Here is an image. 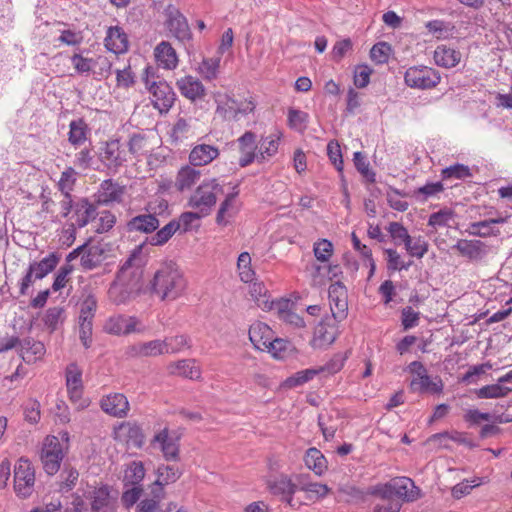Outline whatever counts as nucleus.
<instances>
[{
    "label": "nucleus",
    "instance_id": "obj_1",
    "mask_svg": "<svg viewBox=\"0 0 512 512\" xmlns=\"http://www.w3.org/2000/svg\"><path fill=\"white\" fill-rule=\"evenodd\" d=\"M186 280L178 265L172 261L163 263L155 272L150 291L161 301H173L186 289Z\"/></svg>",
    "mask_w": 512,
    "mask_h": 512
},
{
    "label": "nucleus",
    "instance_id": "obj_2",
    "mask_svg": "<svg viewBox=\"0 0 512 512\" xmlns=\"http://www.w3.org/2000/svg\"><path fill=\"white\" fill-rule=\"evenodd\" d=\"M144 265L145 259L142 255V247L138 246L120 267L116 280L129 286L130 290L140 291Z\"/></svg>",
    "mask_w": 512,
    "mask_h": 512
},
{
    "label": "nucleus",
    "instance_id": "obj_3",
    "mask_svg": "<svg viewBox=\"0 0 512 512\" xmlns=\"http://www.w3.org/2000/svg\"><path fill=\"white\" fill-rule=\"evenodd\" d=\"M218 193H223V188L218 180L215 178L205 180L190 196L187 205L206 216L216 204Z\"/></svg>",
    "mask_w": 512,
    "mask_h": 512
},
{
    "label": "nucleus",
    "instance_id": "obj_4",
    "mask_svg": "<svg viewBox=\"0 0 512 512\" xmlns=\"http://www.w3.org/2000/svg\"><path fill=\"white\" fill-rule=\"evenodd\" d=\"M34 484V468L28 459L22 457L14 467V489L19 496L26 498L31 495Z\"/></svg>",
    "mask_w": 512,
    "mask_h": 512
},
{
    "label": "nucleus",
    "instance_id": "obj_5",
    "mask_svg": "<svg viewBox=\"0 0 512 512\" xmlns=\"http://www.w3.org/2000/svg\"><path fill=\"white\" fill-rule=\"evenodd\" d=\"M405 83L411 88L430 89L439 84L441 77L433 68L427 66L410 67L405 72Z\"/></svg>",
    "mask_w": 512,
    "mask_h": 512
},
{
    "label": "nucleus",
    "instance_id": "obj_6",
    "mask_svg": "<svg viewBox=\"0 0 512 512\" xmlns=\"http://www.w3.org/2000/svg\"><path fill=\"white\" fill-rule=\"evenodd\" d=\"M64 453L57 437L48 436L41 452L43 468L49 475H54L60 469Z\"/></svg>",
    "mask_w": 512,
    "mask_h": 512
},
{
    "label": "nucleus",
    "instance_id": "obj_7",
    "mask_svg": "<svg viewBox=\"0 0 512 512\" xmlns=\"http://www.w3.org/2000/svg\"><path fill=\"white\" fill-rule=\"evenodd\" d=\"M145 84L152 94L154 107L161 113L167 112L176 99L172 87L165 81H150L148 77L145 79Z\"/></svg>",
    "mask_w": 512,
    "mask_h": 512
},
{
    "label": "nucleus",
    "instance_id": "obj_8",
    "mask_svg": "<svg viewBox=\"0 0 512 512\" xmlns=\"http://www.w3.org/2000/svg\"><path fill=\"white\" fill-rule=\"evenodd\" d=\"M99 158L107 168L117 169L128 161V152L118 139H112L103 143Z\"/></svg>",
    "mask_w": 512,
    "mask_h": 512
},
{
    "label": "nucleus",
    "instance_id": "obj_9",
    "mask_svg": "<svg viewBox=\"0 0 512 512\" xmlns=\"http://www.w3.org/2000/svg\"><path fill=\"white\" fill-rule=\"evenodd\" d=\"M165 25L169 32L179 41L184 42L191 39V30L186 17L174 5L170 4L164 11Z\"/></svg>",
    "mask_w": 512,
    "mask_h": 512
},
{
    "label": "nucleus",
    "instance_id": "obj_10",
    "mask_svg": "<svg viewBox=\"0 0 512 512\" xmlns=\"http://www.w3.org/2000/svg\"><path fill=\"white\" fill-rule=\"evenodd\" d=\"M267 487L270 493L280 498L282 502H285L290 507H294V494L299 490V484L297 480H293L286 474H280L275 479L267 482Z\"/></svg>",
    "mask_w": 512,
    "mask_h": 512
},
{
    "label": "nucleus",
    "instance_id": "obj_11",
    "mask_svg": "<svg viewBox=\"0 0 512 512\" xmlns=\"http://www.w3.org/2000/svg\"><path fill=\"white\" fill-rule=\"evenodd\" d=\"M66 386L69 399L77 404L78 409H84L88 406V401L82 399L83 383L82 370L76 363H71L66 368Z\"/></svg>",
    "mask_w": 512,
    "mask_h": 512
},
{
    "label": "nucleus",
    "instance_id": "obj_12",
    "mask_svg": "<svg viewBox=\"0 0 512 512\" xmlns=\"http://www.w3.org/2000/svg\"><path fill=\"white\" fill-rule=\"evenodd\" d=\"M114 439L128 448H140L144 443L142 428L134 422H123L114 429Z\"/></svg>",
    "mask_w": 512,
    "mask_h": 512
},
{
    "label": "nucleus",
    "instance_id": "obj_13",
    "mask_svg": "<svg viewBox=\"0 0 512 512\" xmlns=\"http://www.w3.org/2000/svg\"><path fill=\"white\" fill-rule=\"evenodd\" d=\"M328 294L332 317L334 320H343L348 310L346 287L341 282L337 281L330 285Z\"/></svg>",
    "mask_w": 512,
    "mask_h": 512
},
{
    "label": "nucleus",
    "instance_id": "obj_14",
    "mask_svg": "<svg viewBox=\"0 0 512 512\" xmlns=\"http://www.w3.org/2000/svg\"><path fill=\"white\" fill-rule=\"evenodd\" d=\"M451 249L470 261H480L488 254V246L480 240L459 239Z\"/></svg>",
    "mask_w": 512,
    "mask_h": 512
},
{
    "label": "nucleus",
    "instance_id": "obj_15",
    "mask_svg": "<svg viewBox=\"0 0 512 512\" xmlns=\"http://www.w3.org/2000/svg\"><path fill=\"white\" fill-rule=\"evenodd\" d=\"M101 409L117 418L126 417L129 412V402L127 397L122 393L109 394L100 401Z\"/></svg>",
    "mask_w": 512,
    "mask_h": 512
},
{
    "label": "nucleus",
    "instance_id": "obj_16",
    "mask_svg": "<svg viewBox=\"0 0 512 512\" xmlns=\"http://www.w3.org/2000/svg\"><path fill=\"white\" fill-rule=\"evenodd\" d=\"M166 345L163 340H151L148 342H139L127 348V355L129 357L142 358V357H156L165 354Z\"/></svg>",
    "mask_w": 512,
    "mask_h": 512
},
{
    "label": "nucleus",
    "instance_id": "obj_17",
    "mask_svg": "<svg viewBox=\"0 0 512 512\" xmlns=\"http://www.w3.org/2000/svg\"><path fill=\"white\" fill-rule=\"evenodd\" d=\"M220 151L217 146L210 144H197L189 154V163L194 167L206 166L218 158Z\"/></svg>",
    "mask_w": 512,
    "mask_h": 512
},
{
    "label": "nucleus",
    "instance_id": "obj_18",
    "mask_svg": "<svg viewBox=\"0 0 512 512\" xmlns=\"http://www.w3.org/2000/svg\"><path fill=\"white\" fill-rule=\"evenodd\" d=\"M160 222L155 213H144L132 217L127 222L128 232L151 234L159 228Z\"/></svg>",
    "mask_w": 512,
    "mask_h": 512
},
{
    "label": "nucleus",
    "instance_id": "obj_19",
    "mask_svg": "<svg viewBox=\"0 0 512 512\" xmlns=\"http://www.w3.org/2000/svg\"><path fill=\"white\" fill-rule=\"evenodd\" d=\"M157 474L158 478L154 483L152 494L155 498L161 499L164 494L163 486L177 481L182 472L175 465H161L157 469Z\"/></svg>",
    "mask_w": 512,
    "mask_h": 512
},
{
    "label": "nucleus",
    "instance_id": "obj_20",
    "mask_svg": "<svg viewBox=\"0 0 512 512\" xmlns=\"http://www.w3.org/2000/svg\"><path fill=\"white\" fill-rule=\"evenodd\" d=\"M239 151L241 156L239 158V165L241 167H246L251 164L255 159L257 160L258 145L256 144V135L251 132H245L239 139Z\"/></svg>",
    "mask_w": 512,
    "mask_h": 512
},
{
    "label": "nucleus",
    "instance_id": "obj_21",
    "mask_svg": "<svg viewBox=\"0 0 512 512\" xmlns=\"http://www.w3.org/2000/svg\"><path fill=\"white\" fill-rule=\"evenodd\" d=\"M91 512H114L115 499L110 494L108 486L95 488L90 494Z\"/></svg>",
    "mask_w": 512,
    "mask_h": 512
},
{
    "label": "nucleus",
    "instance_id": "obj_22",
    "mask_svg": "<svg viewBox=\"0 0 512 512\" xmlns=\"http://www.w3.org/2000/svg\"><path fill=\"white\" fill-rule=\"evenodd\" d=\"M176 85L180 93L191 101L202 99L206 94V89L202 82L191 75L178 79Z\"/></svg>",
    "mask_w": 512,
    "mask_h": 512
},
{
    "label": "nucleus",
    "instance_id": "obj_23",
    "mask_svg": "<svg viewBox=\"0 0 512 512\" xmlns=\"http://www.w3.org/2000/svg\"><path fill=\"white\" fill-rule=\"evenodd\" d=\"M274 332L272 329L263 322H255L250 326L249 339L253 346L261 351H265L271 345L272 336Z\"/></svg>",
    "mask_w": 512,
    "mask_h": 512
},
{
    "label": "nucleus",
    "instance_id": "obj_24",
    "mask_svg": "<svg viewBox=\"0 0 512 512\" xmlns=\"http://www.w3.org/2000/svg\"><path fill=\"white\" fill-rule=\"evenodd\" d=\"M97 209L87 198H81L74 203V211L72 218L78 228L85 227L90 221L96 219Z\"/></svg>",
    "mask_w": 512,
    "mask_h": 512
},
{
    "label": "nucleus",
    "instance_id": "obj_25",
    "mask_svg": "<svg viewBox=\"0 0 512 512\" xmlns=\"http://www.w3.org/2000/svg\"><path fill=\"white\" fill-rule=\"evenodd\" d=\"M392 490L398 500L402 499L407 502L415 501L420 496V489L410 478L406 477L392 479Z\"/></svg>",
    "mask_w": 512,
    "mask_h": 512
},
{
    "label": "nucleus",
    "instance_id": "obj_26",
    "mask_svg": "<svg viewBox=\"0 0 512 512\" xmlns=\"http://www.w3.org/2000/svg\"><path fill=\"white\" fill-rule=\"evenodd\" d=\"M157 63L167 70H174L178 66L176 50L168 41L160 42L154 49Z\"/></svg>",
    "mask_w": 512,
    "mask_h": 512
},
{
    "label": "nucleus",
    "instance_id": "obj_27",
    "mask_svg": "<svg viewBox=\"0 0 512 512\" xmlns=\"http://www.w3.org/2000/svg\"><path fill=\"white\" fill-rule=\"evenodd\" d=\"M216 114L223 120L235 119L239 113H245L238 103L227 94H217L216 96Z\"/></svg>",
    "mask_w": 512,
    "mask_h": 512
},
{
    "label": "nucleus",
    "instance_id": "obj_28",
    "mask_svg": "<svg viewBox=\"0 0 512 512\" xmlns=\"http://www.w3.org/2000/svg\"><path fill=\"white\" fill-rule=\"evenodd\" d=\"M106 48L115 53L120 54L128 50V38L125 32L118 26L109 27L105 37Z\"/></svg>",
    "mask_w": 512,
    "mask_h": 512
},
{
    "label": "nucleus",
    "instance_id": "obj_29",
    "mask_svg": "<svg viewBox=\"0 0 512 512\" xmlns=\"http://www.w3.org/2000/svg\"><path fill=\"white\" fill-rule=\"evenodd\" d=\"M124 194V189L112 179L104 180L98 190V202L100 204H109L120 202Z\"/></svg>",
    "mask_w": 512,
    "mask_h": 512
},
{
    "label": "nucleus",
    "instance_id": "obj_30",
    "mask_svg": "<svg viewBox=\"0 0 512 512\" xmlns=\"http://www.w3.org/2000/svg\"><path fill=\"white\" fill-rule=\"evenodd\" d=\"M296 480L299 484V490L306 493V499L309 501H315L325 497L329 488L325 484L313 483L308 481V475L298 474Z\"/></svg>",
    "mask_w": 512,
    "mask_h": 512
},
{
    "label": "nucleus",
    "instance_id": "obj_31",
    "mask_svg": "<svg viewBox=\"0 0 512 512\" xmlns=\"http://www.w3.org/2000/svg\"><path fill=\"white\" fill-rule=\"evenodd\" d=\"M201 172L190 165L183 166L177 173L175 187L178 191L190 190L200 179Z\"/></svg>",
    "mask_w": 512,
    "mask_h": 512
},
{
    "label": "nucleus",
    "instance_id": "obj_32",
    "mask_svg": "<svg viewBox=\"0 0 512 512\" xmlns=\"http://www.w3.org/2000/svg\"><path fill=\"white\" fill-rule=\"evenodd\" d=\"M410 388L414 392L441 394L444 384L439 377L432 380L430 376L425 373L420 378H413L410 383Z\"/></svg>",
    "mask_w": 512,
    "mask_h": 512
},
{
    "label": "nucleus",
    "instance_id": "obj_33",
    "mask_svg": "<svg viewBox=\"0 0 512 512\" xmlns=\"http://www.w3.org/2000/svg\"><path fill=\"white\" fill-rule=\"evenodd\" d=\"M46 352L42 342L32 338L21 340L20 356L26 363H33L41 359Z\"/></svg>",
    "mask_w": 512,
    "mask_h": 512
},
{
    "label": "nucleus",
    "instance_id": "obj_34",
    "mask_svg": "<svg viewBox=\"0 0 512 512\" xmlns=\"http://www.w3.org/2000/svg\"><path fill=\"white\" fill-rule=\"evenodd\" d=\"M335 321L334 318L326 319L316 326L314 340L319 345H330L335 341L338 336V328L335 325Z\"/></svg>",
    "mask_w": 512,
    "mask_h": 512
},
{
    "label": "nucleus",
    "instance_id": "obj_35",
    "mask_svg": "<svg viewBox=\"0 0 512 512\" xmlns=\"http://www.w3.org/2000/svg\"><path fill=\"white\" fill-rule=\"evenodd\" d=\"M433 58L436 65L444 68H453L459 64L461 60V53L460 51L446 45H439L434 51Z\"/></svg>",
    "mask_w": 512,
    "mask_h": 512
},
{
    "label": "nucleus",
    "instance_id": "obj_36",
    "mask_svg": "<svg viewBox=\"0 0 512 512\" xmlns=\"http://www.w3.org/2000/svg\"><path fill=\"white\" fill-rule=\"evenodd\" d=\"M168 372L171 375L182 376L189 379H198L201 376V372L196 362L193 359H183L176 362H172L167 367Z\"/></svg>",
    "mask_w": 512,
    "mask_h": 512
},
{
    "label": "nucleus",
    "instance_id": "obj_37",
    "mask_svg": "<svg viewBox=\"0 0 512 512\" xmlns=\"http://www.w3.org/2000/svg\"><path fill=\"white\" fill-rule=\"evenodd\" d=\"M90 128L83 119L72 120L69 124L68 141L74 147L82 146L89 138Z\"/></svg>",
    "mask_w": 512,
    "mask_h": 512
},
{
    "label": "nucleus",
    "instance_id": "obj_38",
    "mask_svg": "<svg viewBox=\"0 0 512 512\" xmlns=\"http://www.w3.org/2000/svg\"><path fill=\"white\" fill-rule=\"evenodd\" d=\"M281 133L277 132L274 134H271L267 137H262L258 144V156L257 161L259 163L264 162L265 160L273 157L279 147V141L281 139Z\"/></svg>",
    "mask_w": 512,
    "mask_h": 512
},
{
    "label": "nucleus",
    "instance_id": "obj_39",
    "mask_svg": "<svg viewBox=\"0 0 512 512\" xmlns=\"http://www.w3.org/2000/svg\"><path fill=\"white\" fill-rule=\"evenodd\" d=\"M154 443L159 444V447L166 460H176L179 453V447L173 438L168 435V431L164 429L154 437Z\"/></svg>",
    "mask_w": 512,
    "mask_h": 512
},
{
    "label": "nucleus",
    "instance_id": "obj_40",
    "mask_svg": "<svg viewBox=\"0 0 512 512\" xmlns=\"http://www.w3.org/2000/svg\"><path fill=\"white\" fill-rule=\"evenodd\" d=\"M145 477V468L141 461H132L124 471L123 482L125 487L141 486V482Z\"/></svg>",
    "mask_w": 512,
    "mask_h": 512
},
{
    "label": "nucleus",
    "instance_id": "obj_41",
    "mask_svg": "<svg viewBox=\"0 0 512 512\" xmlns=\"http://www.w3.org/2000/svg\"><path fill=\"white\" fill-rule=\"evenodd\" d=\"M305 465L316 475H322L327 469V461L320 450L309 448L304 457Z\"/></svg>",
    "mask_w": 512,
    "mask_h": 512
},
{
    "label": "nucleus",
    "instance_id": "obj_42",
    "mask_svg": "<svg viewBox=\"0 0 512 512\" xmlns=\"http://www.w3.org/2000/svg\"><path fill=\"white\" fill-rule=\"evenodd\" d=\"M238 195V191L227 195L225 200L220 205L216 216V222L219 225H227L229 219L232 218L236 213L237 209L234 206L235 199Z\"/></svg>",
    "mask_w": 512,
    "mask_h": 512
},
{
    "label": "nucleus",
    "instance_id": "obj_43",
    "mask_svg": "<svg viewBox=\"0 0 512 512\" xmlns=\"http://www.w3.org/2000/svg\"><path fill=\"white\" fill-rule=\"evenodd\" d=\"M58 261L59 257L56 254L51 253L41 261L31 263L29 265L30 272H34L36 279H42L56 267Z\"/></svg>",
    "mask_w": 512,
    "mask_h": 512
},
{
    "label": "nucleus",
    "instance_id": "obj_44",
    "mask_svg": "<svg viewBox=\"0 0 512 512\" xmlns=\"http://www.w3.org/2000/svg\"><path fill=\"white\" fill-rule=\"evenodd\" d=\"M138 290H130L129 286L122 284L121 282L115 281L111 284L108 294L109 298L116 304H122L127 302L131 297L136 295Z\"/></svg>",
    "mask_w": 512,
    "mask_h": 512
},
{
    "label": "nucleus",
    "instance_id": "obj_45",
    "mask_svg": "<svg viewBox=\"0 0 512 512\" xmlns=\"http://www.w3.org/2000/svg\"><path fill=\"white\" fill-rule=\"evenodd\" d=\"M497 381L496 384L486 385L475 390V394L480 399H497L506 397L512 389L501 385Z\"/></svg>",
    "mask_w": 512,
    "mask_h": 512
},
{
    "label": "nucleus",
    "instance_id": "obj_46",
    "mask_svg": "<svg viewBox=\"0 0 512 512\" xmlns=\"http://www.w3.org/2000/svg\"><path fill=\"white\" fill-rule=\"evenodd\" d=\"M178 230L179 225L176 224V220H171L164 227L159 229L154 235H152L148 239V242L153 246H162L166 244Z\"/></svg>",
    "mask_w": 512,
    "mask_h": 512
},
{
    "label": "nucleus",
    "instance_id": "obj_47",
    "mask_svg": "<svg viewBox=\"0 0 512 512\" xmlns=\"http://www.w3.org/2000/svg\"><path fill=\"white\" fill-rule=\"evenodd\" d=\"M103 249L99 246L92 245L86 247L81 256V266L86 270H92L101 262Z\"/></svg>",
    "mask_w": 512,
    "mask_h": 512
},
{
    "label": "nucleus",
    "instance_id": "obj_48",
    "mask_svg": "<svg viewBox=\"0 0 512 512\" xmlns=\"http://www.w3.org/2000/svg\"><path fill=\"white\" fill-rule=\"evenodd\" d=\"M128 154L133 155L135 158L144 156L148 153V143L145 135L135 133L130 136L128 144Z\"/></svg>",
    "mask_w": 512,
    "mask_h": 512
},
{
    "label": "nucleus",
    "instance_id": "obj_49",
    "mask_svg": "<svg viewBox=\"0 0 512 512\" xmlns=\"http://www.w3.org/2000/svg\"><path fill=\"white\" fill-rule=\"evenodd\" d=\"M426 28L434 35L437 39H446L448 38L454 29V26L443 20H432L426 23Z\"/></svg>",
    "mask_w": 512,
    "mask_h": 512
},
{
    "label": "nucleus",
    "instance_id": "obj_50",
    "mask_svg": "<svg viewBox=\"0 0 512 512\" xmlns=\"http://www.w3.org/2000/svg\"><path fill=\"white\" fill-rule=\"evenodd\" d=\"M220 57L204 58L199 64L198 72L206 80H213L218 75Z\"/></svg>",
    "mask_w": 512,
    "mask_h": 512
},
{
    "label": "nucleus",
    "instance_id": "obj_51",
    "mask_svg": "<svg viewBox=\"0 0 512 512\" xmlns=\"http://www.w3.org/2000/svg\"><path fill=\"white\" fill-rule=\"evenodd\" d=\"M410 196L407 192H402L396 188L389 187L387 191V202L389 206L397 211L404 212L408 209L409 204L406 201L400 199V197H408Z\"/></svg>",
    "mask_w": 512,
    "mask_h": 512
},
{
    "label": "nucleus",
    "instance_id": "obj_52",
    "mask_svg": "<svg viewBox=\"0 0 512 512\" xmlns=\"http://www.w3.org/2000/svg\"><path fill=\"white\" fill-rule=\"evenodd\" d=\"M308 114L301 110L290 108L288 110V125L291 129L303 132L307 127Z\"/></svg>",
    "mask_w": 512,
    "mask_h": 512
},
{
    "label": "nucleus",
    "instance_id": "obj_53",
    "mask_svg": "<svg viewBox=\"0 0 512 512\" xmlns=\"http://www.w3.org/2000/svg\"><path fill=\"white\" fill-rule=\"evenodd\" d=\"M204 217L201 213L198 211L195 212H183L179 218L176 220V224L179 225V230H182L183 232H188L192 230L193 228H198L199 223L198 221Z\"/></svg>",
    "mask_w": 512,
    "mask_h": 512
},
{
    "label": "nucleus",
    "instance_id": "obj_54",
    "mask_svg": "<svg viewBox=\"0 0 512 512\" xmlns=\"http://www.w3.org/2000/svg\"><path fill=\"white\" fill-rule=\"evenodd\" d=\"M240 279L249 283L254 279V271L251 269V257L248 252H242L237 261Z\"/></svg>",
    "mask_w": 512,
    "mask_h": 512
},
{
    "label": "nucleus",
    "instance_id": "obj_55",
    "mask_svg": "<svg viewBox=\"0 0 512 512\" xmlns=\"http://www.w3.org/2000/svg\"><path fill=\"white\" fill-rule=\"evenodd\" d=\"M166 347L165 354H174L182 351L184 348H189V338L185 335H176L171 337H166L163 340Z\"/></svg>",
    "mask_w": 512,
    "mask_h": 512
},
{
    "label": "nucleus",
    "instance_id": "obj_56",
    "mask_svg": "<svg viewBox=\"0 0 512 512\" xmlns=\"http://www.w3.org/2000/svg\"><path fill=\"white\" fill-rule=\"evenodd\" d=\"M77 180V172L73 167H67L60 176L58 189L62 194H71Z\"/></svg>",
    "mask_w": 512,
    "mask_h": 512
},
{
    "label": "nucleus",
    "instance_id": "obj_57",
    "mask_svg": "<svg viewBox=\"0 0 512 512\" xmlns=\"http://www.w3.org/2000/svg\"><path fill=\"white\" fill-rule=\"evenodd\" d=\"M428 247V242L422 236H418L411 238L410 242L406 243L405 249L412 257L422 258L428 252Z\"/></svg>",
    "mask_w": 512,
    "mask_h": 512
},
{
    "label": "nucleus",
    "instance_id": "obj_58",
    "mask_svg": "<svg viewBox=\"0 0 512 512\" xmlns=\"http://www.w3.org/2000/svg\"><path fill=\"white\" fill-rule=\"evenodd\" d=\"M442 179H464L471 176L468 166L463 164H455L444 168L441 171Z\"/></svg>",
    "mask_w": 512,
    "mask_h": 512
},
{
    "label": "nucleus",
    "instance_id": "obj_59",
    "mask_svg": "<svg viewBox=\"0 0 512 512\" xmlns=\"http://www.w3.org/2000/svg\"><path fill=\"white\" fill-rule=\"evenodd\" d=\"M353 162L360 174H362L367 181L375 182V173L369 169V163L366 160L365 155L358 151L354 153Z\"/></svg>",
    "mask_w": 512,
    "mask_h": 512
},
{
    "label": "nucleus",
    "instance_id": "obj_60",
    "mask_svg": "<svg viewBox=\"0 0 512 512\" xmlns=\"http://www.w3.org/2000/svg\"><path fill=\"white\" fill-rule=\"evenodd\" d=\"M97 308V300L94 296L89 295L81 304L79 321L92 322Z\"/></svg>",
    "mask_w": 512,
    "mask_h": 512
},
{
    "label": "nucleus",
    "instance_id": "obj_61",
    "mask_svg": "<svg viewBox=\"0 0 512 512\" xmlns=\"http://www.w3.org/2000/svg\"><path fill=\"white\" fill-rule=\"evenodd\" d=\"M391 47L386 42H379L375 44L370 50V57L372 61L377 64H384L389 59Z\"/></svg>",
    "mask_w": 512,
    "mask_h": 512
},
{
    "label": "nucleus",
    "instance_id": "obj_62",
    "mask_svg": "<svg viewBox=\"0 0 512 512\" xmlns=\"http://www.w3.org/2000/svg\"><path fill=\"white\" fill-rule=\"evenodd\" d=\"M387 230L396 244L404 243L406 246V243L411 240L407 229L399 222H391Z\"/></svg>",
    "mask_w": 512,
    "mask_h": 512
},
{
    "label": "nucleus",
    "instance_id": "obj_63",
    "mask_svg": "<svg viewBox=\"0 0 512 512\" xmlns=\"http://www.w3.org/2000/svg\"><path fill=\"white\" fill-rule=\"evenodd\" d=\"M314 255L317 260L327 262L333 253V245L326 239L319 240L314 244Z\"/></svg>",
    "mask_w": 512,
    "mask_h": 512
},
{
    "label": "nucleus",
    "instance_id": "obj_64",
    "mask_svg": "<svg viewBox=\"0 0 512 512\" xmlns=\"http://www.w3.org/2000/svg\"><path fill=\"white\" fill-rule=\"evenodd\" d=\"M373 70L365 64L358 65L354 70V84L358 88H365L370 82Z\"/></svg>",
    "mask_w": 512,
    "mask_h": 512
}]
</instances>
